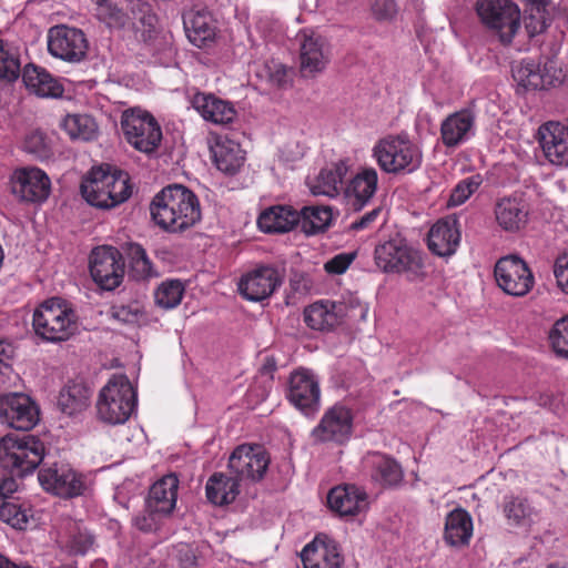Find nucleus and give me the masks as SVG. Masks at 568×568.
<instances>
[{
    "label": "nucleus",
    "mask_w": 568,
    "mask_h": 568,
    "mask_svg": "<svg viewBox=\"0 0 568 568\" xmlns=\"http://www.w3.org/2000/svg\"><path fill=\"white\" fill-rule=\"evenodd\" d=\"M150 213L156 225L172 233L183 232L201 220L197 196L181 184L160 191L150 204Z\"/></svg>",
    "instance_id": "nucleus-1"
},
{
    "label": "nucleus",
    "mask_w": 568,
    "mask_h": 568,
    "mask_svg": "<svg viewBox=\"0 0 568 568\" xmlns=\"http://www.w3.org/2000/svg\"><path fill=\"white\" fill-rule=\"evenodd\" d=\"M83 199L100 209H112L125 202L132 193L129 175L109 165L93 168L81 183Z\"/></svg>",
    "instance_id": "nucleus-2"
},
{
    "label": "nucleus",
    "mask_w": 568,
    "mask_h": 568,
    "mask_svg": "<svg viewBox=\"0 0 568 568\" xmlns=\"http://www.w3.org/2000/svg\"><path fill=\"white\" fill-rule=\"evenodd\" d=\"M32 326L34 333L47 342H64L78 331V316L68 301L51 297L34 310Z\"/></svg>",
    "instance_id": "nucleus-3"
},
{
    "label": "nucleus",
    "mask_w": 568,
    "mask_h": 568,
    "mask_svg": "<svg viewBox=\"0 0 568 568\" xmlns=\"http://www.w3.org/2000/svg\"><path fill=\"white\" fill-rule=\"evenodd\" d=\"M372 156L382 171L388 174H408L423 162L422 149L407 134H390L378 140Z\"/></svg>",
    "instance_id": "nucleus-4"
},
{
    "label": "nucleus",
    "mask_w": 568,
    "mask_h": 568,
    "mask_svg": "<svg viewBox=\"0 0 568 568\" xmlns=\"http://www.w3.org/2000/svg\"><path fill=\"white\" fill-rule=\"evenodd\" d=\"M138 404V395L128 376L113 375L101 388L97 399V416L108 425L129 420Z\"/></svg>",
    "instance_id": "nucleus-5"
},
{
    "label": "nucleus",
    "mask_w": 568,
    "mask_h": 568,
    "mask_svg": "<svg viewBox=\"0 0 568 568\" xmlns=\"http://www.w3.org/2000/svg\"><path fill=\"white\" fill-rule=\"evenodd\" d=\"M44 444L32 435L0 439V465L17 476L32 473L43 460Z\"/></svg>",
    "instance_id": "nucleus-6"
},
{
    "label": "nucleus",
    "mask_w": 568,
    "mask_h": 568,
    "mask_svg": "<svg viewBox=\"0 0 568 568\" xmlns=\"http://www.w3.org/2000/svg\"><path fill=\"white\" fill-rule=\"evenodd\" d=\"M374 261L378 270L384 273L416 275L423 267L419 252L400 236L377 244L374 250Z\"/></svg>",
    "instance_id": "nucleus-7"
},
{
    "label": "nucleus",
    "mask_w": 568,
    "mask_h": 568,
    "mask_svg": "<svg viewBox=\"0 0 568 568\" xmlns=\"http://www.w3.org/2000/svg\"><path fill=\"white\" fill-rule=\"evenodd\" d=\"M477 13L483 23L493 30L499 41L509 44L520 27V10L509 0H478Z\"/></svg>",
    "instance_id": "nucleus-8"
},
{
    "label": "nucleus",
    "mask_w": 568,
    "mask_h": 568,
    "mask_svg": "<svg viewBox=\"0 0 568 568\" xmlns=\"http://www.w3.org/2000/svg\"><path fill=\"white\" fill-rule=\"evenodd\" d=\"M121 126L126 141L143 153L155 151L162 140V131L156 120L140 109L124 111Z\"/></svg>",
    "instance_id": "nucleus-9"
},
{
    "label": "nucleus",
    "mask_w": 568,
    "mask_h": 568,
    "mask_svg": "<svg viewBox=\"0 0 568 568\" xmlns=\"http://www.w3.org/2000/svg\"><path fill=\"white\" fill-rule=\"evenodd\" d=\"M353 413L346 405L336 403L327 408L318 424L312 429L311 437L317 444H345L353 432Z\"/></svg>",
    "instance_id": "nucleus-10"
},
{
    "label": "nucleus",
    "mask_w": 568,
    "mask_h": 568,
    "mask_svg": "<svg viewBox=\"0 0 568 568\" xmlns=\"http://www.w3.org/2000/svg\"><path fill=\"white\" fill-rule=\"evenodd\" d=\"M494 274L498 287L510 296H526L535 285L531 270L523 258L516 255L499 258Z\"/></svg>",
    "instance_id": "nucleus-11"
},
{
    "label": "nucleus",
    "mask_w": 568,
    "mask_h": 568,
    "mask_svg": "<svg viewBox=\"0 0 568 568\" xmlns=\"http://www.w3.org/2000/svg\"><path fill=\"white\" fill-rule=\"evenodd\" d=\"M51 55L69 63H79L87 57L89 42L80 29L64 24L50 28L47 37Z\"/></svg>",
    "instance_id": "nucleus-12"
},
{
    "label": "nucleus",
    "mask_w": 568,
    "mask_h": 568,
    "mask_svg": "<svg viewBox=\"0 0 568 568\" xmlns=\"http://www.w3.org/2000/svg\"><path fill=\"white\" fill-rule=\"evenodd\" d=\"M90 273L101 288H116L124 276V261L119 250L112 246L94 248L90 256Z\"/></svg>",
    "instance_id": "nucleus-13"
},
{
    "label": "nucleus",
    "mask_w": 568,
    "mask_h": 568,
    "mask_svg": "<svg viewBox=\"0 0 568 568\" xmlns=\"http://www.w3.org/2000/svg\"><path fill=\"white\" fill-rule=\"evenodd\" d=\"M10 185L12 194L27 203H42L51 192L50 178L37 166L16 169L10 176Z\"/></svg>",
    "instance_id": "nucleus-14"
},
{
    "label": "nucleus",
    "mask_w": 568,
    "mask_h": 568,
    "mask_svg": "<svg viewBox=\"0 0 568 568\" xmlns=\"http://www.w3.org/2000/svg\"><path fill=\"white\" fill-rule=\"evenodd\" d=\"M511 73L518 87L525 90H545L562 81L561 70L551 61L540 65L531 59H523L513 65Z\"/></svg>",
    "instance_id": "nucleus-15"
},
{
    "label": "nucleus",
    "mask_w": 568,
    "mask_h": 568,
    "mask_svg": "<svg viewBox=\"0 0 568 568\" xmlns=\"http://www.w3.org/2000/svg\"><path fill=\"white\" fill-rule=\"evenodd\" d=\"M287 398L306 416L316 413L321 402V388L316 375L306 368H300L292 373L288 381Z\"/></svg>",
    "instance_id": "nucleus-16"
},
{
    "label": "nucleus",
    "mask_w": 568,
    "mask_h": 568,
    "mask_svg": "<svg viewBox=\"0 0 568 568\" xmlns=\"http://www.w3.org/2000/svg\"><path fill=\"white\" fill-rule=\"evenodd\" d=\"M268 464L270 458L260 446L241 445L229 458V468L239 483L261 480Z\"/></svg>",
    "instance_id": "nucleus-17"
},
{
    "label": "nucleus",
    "mask_w": 568,
    "mask_h": 568,
    "mask_svg": "<svg viewBox=\"0 0 568 568\" xmlns=\"http://www.w3.org/2000/svg\"><path fill=\"white\" fill-rule=\"evenodd\" d=\"M0 418L14 429L30 430L39 422V409L29 396L10 393L0 397Z\"/></svg>",
    "instance_id": "nucleus-18"
},
{
    "label": "nucleus",
    "mask_w": 568,
    "mask_h": 568,
    "mask_svg": "<svg viewBox=\"0 0 568 568\" xmlns=\"http://www.w3.org/2000/svg\"><path fill=\"white\" fill-rule=\"evenodd\" d=\"M42 488L61 498H74L83 494L85 484L82 475L68 465L44 467L39 471Z\"/></svg>",
    "instance_id": "nucleus-19"
},
{
    "label": "nucleus",
    "mask_w": 568,
    "mask_h": 568,
    "mask_svg": "<svg viewBox=\"0 0 568 568\" xmlns=\"http://www.w3.org/2000/svg\"><path fill=\"white\" fill-rule=\"evenodd\" d=\"M281 283L282 278L275 267L261 265L243 274L237 288L245 300L261 302L268 298Z\"/></svg>",
    "instance_id": "nucleus-20"
},
{
    "label": "nucleus",
    "mask_w": 568,
    "mask_h": 568,
    "mask_svg": "<svg viewBox=\"0 0 568 568\" xmlns=\"http://www.w3.org/2000/svg\"><path fill=\"white\" fill-rule=\"evenodd\" d=\"M538 143L545 159L556 166H568V126L548 121L541 124L537 133Z\"/></svg>",
    "instance_id": "nucleus-21"
},
{
    "label": "nucleus",
    "mask_w": 568,
    "mask_h": 568,
    "mask_svg": "<svg viewBox=\"0 0 568 568\" xmlns=\"http://www.w3.org/2000/svg\"><path fill=\"white\" fill-rule=\"evenodd\" d=\"M476 132V115L463 109L447 115L440 123V140L447 149H456L470 140Z\"/></svg>",
    "instance_id": "nucleus-22"
},
{
    "label": "nucleus",
    "mask_w": 568,
    "mask_h": 568,
    "mask_svg": "<svg viewBox=\"0 0 568 568\" xmlns=\"http://www.w3.org/2000/svg\"><path fill=\"white\" fill-rule=\"evenodd\" d=\"M300 40V71L303 77L312 78L326 68L328 55L322 37L303 31Z\"/></svg>",
    "instance_id": "nucleus-23"
},
{
    "label": "nucleus",
    "mask_w": 568,
    "mask_h": 568,
    "mask_svg": "<svg viewBox=\"0 0 568 568\" xmlns=\"http://www.w3.org/2000/svg\"><path fill=\"white\" fill-rule=\"evenodd\" d=\"M378 189V173L372 166H362L351 178L345 187L348 205L354 211H361L368 205Z\"/></svg>",
    "instance_id": "nucleus-24"
},
{
    "label": "nucleus",
    "mask_w": 568,
    "mask_h": 568,
    "mask_svg": "<svg viewBox=\"0 0 568 568\" xmlns=\"http://www.w3.org/2000/svg\"><path fill=\"white\" fill-rule=\"evenodd\" d=\"M301 559L304 568H342L343 557L337 544L327 536H316L307 544Z\"/></svg>",
    "instance_id": "nucleus-25"
},
{
    "label": "nucleus",
    "mask_w": 568,
    "mask_h": 568,
    "mask_svg": "<svg viewBox=\"0 0 568 568\" xmlns=\"http://www.w3.org/2000/svg\"><path fill=\"white\" fill-rule=\"evenodd\" d=\"M183 24L189 40L197 48L211 44L216 37V22L206 9L187 10L183 14Z\"/></svg>",
    "instance_id": "nucleus-26"
},
{
    "label": "nucleus",
    "mask_w": 568,
    "mask_h": 568,
    "mask_svg": "<svg viewBox=\"0 0 568 568\" xmlns=\"http://www.w3.org/2000/svg\"><path fill=\"white\" fill-rule=\"evenodd\" d=\"M345 304L329 300L317 301L304 310V322L315 331H331L343 322Z\"/></svg>",
    "instance_id": "nucleus-27"
},
{
    "label": "nucleus",
    "mask_w": 568,
    "mask_h": 568,
    "mask_svg": "<svg viewBox=\"0 0 568 568\" xmlns=\"http://www.w3.org/2000/svg\"><path fill=\"white\" fill-rule=\"evenodd\" d=\"M460 242V232L456 219L438 220L428 232V247L438 256L454 254Z\"/></svg>",
    "instance_id": "nucleus-28"
},
{
    "label": "nucleus",
    "mask_w": 568,
    "mask_h": 568,
    "mask_svg": "<svg viewBox=\"0 0 568 568\" xmlns=\"http://www.w3.org/2000/svg\"><path fill=\"white\" fill-rule=\"evenodd\" d=\"M179 479L175 475L170 474L158 481L150 488L146 498V508L153 514L169 516L175 508L178 498Z\"/></svg>",
    "instance_id": "nucleus-29"
},
{
    "label": "nucleus",
    "mask_w": 568,
    "mask_h": 568,
    "mask_svg": "<svg viewBox=\"0 0 568 568\" xmlns=\"http://www.w3.org/2000/svg\"><path fill=\"white\" fill-rule=\"evenodd\" d=\"M497 224L506 232L520 231L528 221V207L519 196H505L495 204Z\"/></svg>",
    "instance_id": "nucleus-30"
},
{
    "label": "nucleus",
    "mask_w": 568,
    "mask_h": 568,
    "mask_svg": "<svg viewBox=\"0 0 568 568\" xmlns=\"http://www.w3.org/2000/svg\"><path fill=\"white\" fill-rule=\"evenodd\" d=\"M327 503L331 509L341 516H354L366 509L367 496L354 485H344L329 490Z\"/></svg>",
    "instance_id": "nucleus-31"
},
{
    "label": "nucleus",
    "mask_w": 568,
    "mask_h": 568,
    "mask_svg": "<svg viewBox=\"0 0 568 568\" xmlns=\"http://www.w3.org/2000/svg\"><path fill=\"white\" fill-rule=\"evenodd\" d=\"M300 213L288 205H275L262 212L257 225L264 233H286L300 222Z\"/></svg>",
    "instance_id": "nucleus-32"
},
{
    "label": "nucleus",
    "mask_w": 568,
    "mask_h": 568,
    "mask_svg": "<svg viewBox=\"0 0 568 568\" xmlns=\"http://www.w3.org/2000/svg\"><path fill=\"white\" fill-rule=\"evenodd\" d=\"M91 389L83 381H70L61 390L58 406L68 416H78L90 406Z\"/></svg>",
    "instance_id": "nucleus-33"
},
{
    "label": "nucleus",
    "mask_w": 568,
    "mask_h": 568,
    "mask_svg": "<svg viewBox=\"0 0 568 568\" xmlns=\"http://www.w3.org/2000/svg\"><path fill=\"white\" fill-rule=\"evenodd\" d=\"M473 536V519L463 508L453 509L445 519L444 540L452 547L469 544Z\"/></svg>",
    "instance_id": "nucleus-34"
},
{
    "label": "nucleus",
    "mask_w": 568,
    "mask_h": 568,
    "mask_svg": "<svg viewBox=\"0 0 568 568\" xmlns=\"http://www.w3.org/2000/svg\"><path fill=\"white\" fill-rule=\"evenodd\" d=\"M192 103L204 120L215 124H227L235 118L233 106L213 94L197 93L193 97Z\"/></svg>",
    "instance_id": "nucleus-35"
},
{
    "label": "nucleus",
    "mask_w": 568,
    "mask_h": 568,
    "mask_svg": "<svg viewBox=\"0 0 568 568\" xmlns=\"http://www.w3.org/2000/svg\"><path fill=\"white\" fill-rule=\"evenodd\" d=\"M26 87L42 98H59L63 94V87L45 69L34 64H27L22 71Z\"/></svg>",
    "instance_id": "nucleus-36"
},
{
    "label": "nucleus",
    "mask_w": 568,
    "mask_h": 568,
    "mask_svg": "<svg viewBox=\"0 0 568 568\" xmlns=\"http://www.w3.org/2000/svg\"><path fill=\"white\" fill-rule=\"evenodd\" d=\"M366 463L371 468L372 479L385 487H394L404 479L400 465L392 457L375 453L367 457Z\"/></svg>",
    "instance_id": "nucleus-37"
},
{
    "label": "nucleus",
    "mask_w": 568,
    "mask_h": 568,
    "mask_svg": "<svg viewBox=\"0 0 568 568\" xmlns=\"http://www.w3.org/2000/svg\"><path fill=\"white\" fill-rule=\"evenodd\" d=\"M503 514L511 527H529L538 517V510L528 498L515 495L504 498Z\"/></svg>",
    "instance_id": "nucleus-38"
},
{
    "label": "nucleus",
    "mask_w": 568,
    "mask_h": 568,
    "mask_svg": "<svg viewBox=\"0 0 568 568\" xmlns=\"http://www.w3.org/2000/svg\"><path fill=\"white\" fill-rule=\"evenodd\" d=\"M211 151L216 168L224 173L234 174L244 162L240 144L227 138H219Z\"/></svg>",
    "instance_id": "nucleus-39"
},
{
    "label": "nucleus",
    "mask_w": 568,
    "mask_h": 568,
    "mask_svg": "<svg viewBox=\"0 0 568 568\" xmlns=\"http://www.w3.org/2000/svg\"><path fill=\"white\" fill-rule=\"evenodd\" d=\"M349 170L346 160H339L331 166L321 170L316 181L311 185V192L314 195H325L334 197L338 195L343 179Z\"/></svg>",
    "instance_id": "nucleus-40"
},
{
    "label": "nucleus",
    "mask_w": 568,
    "mask_h": 568,
    "mask_svg": "<svg viewBox=\"0 0 568 568\" xmlns=\"http://www.w3.org/2000/svg\"><path fill=\"white\" fill-rule=\"evenodd\" d=\"M205 490L207 499L217 506L231 504L240 493L237 479L222 473H215L209 478Z\"/></svg>",
    "instance_id": "nucleus-41"
},
{
    "label": "nucleus",
    "mask_w": 568,
    "mask_h": 568,
    "mask_svg": "<svg viewBox=\"0 0 568 568\" xmlns=\"http://www.w3.org/2000/svg\"><path fill=\"white\" fill-rule=\"evenodd\" d=\"M60 126L73 140L91 141L98 132L94 119L88 114H68Z\"/></svg>",
    "instance_id": "nucleus-42"
},
{
    "label": "nucleus",
    "mask_w": 568,
    "mask_h": 568,
    "mask_svg": "<svg viewBox=\"0 0 568 568\" xmlns=\"http://www.w3.org/2000/svg\"><path fill=\"white\" fill-rule=\"evenodd\" d=\"M298 213L301 216L298 225L307 235L324 231L333 219L328 206H304Z\"/></svg>",
    "instance_id": "nucleus-43"
},
{
    "label": "nucleus",
    "mask_w": 568,
    "mask_h": 568,
    "mask_svg": "<svg viewBox=\"0 0 568 568\" xmlns=\"http://www.w3.org/2000/svg\"><path fill=\"white\" fill-rule=\"evenodd\" d=\"M125 13L130 16V23L128 27L145 31H152L158 22L155 13L149 2L143 0H128Z\"/></svg>",
    "instance_id": "nucleus-44"
},
{
    "label": "nucleus",
    "mask_w": 568,
    "mask_h": 568,
    "mask_svg": "<svg viewBox=\"0 0 568 568\" xmlns=\"http://www.w3.org/2000/svg\"><path fill=\"white\" fill-rule=\"evenodd\" d=\"M128 254L130 257V275L133 278L141 281L158 275L145 250L140 244H130Z\"/></svg>",
    "instance_id": "nucleus-45"
},
{
    "label": "nucleus",
    "mask_w": 568,
    "mask_h": 568,
    "mask_svg": "<svg viewBox=\"0 0 568 568\" xmlns=\"http://www.w3.org/2000/svg\"><path fill=\"white\" fill-rule=\"evenodd\" d=\"M22 150L36 160L44 161L53 156L51 139L40 130L29 132L22 142Z\"/></svg>",
    "instance_id": "nucleus-46"
},
{
    "label": "nucleus",
    "mask_w": 568,
    "mask_h": 568,
    "mask_svg": "<svg viewBox=\"0 0 568 568\" xmlns=\"http://www.w3.org/2000/svg\"><path fill=\"white\" fill-rule=\"evenodd\" d=\"M184 285L179 280L162 282L154 292L155 304L164 310L176 307L183 297Z\"/></svg>",
    "instance_id": "nucleus-47"
},
{
    "label": "nucleus",
    "mask_w": 568,
    "mask_h": 568,
    "mask_svg": "<svg viewBox=\"0 0 568 568\" xmlns=\"http://www.w3.org/2000/svg\"><path fill=\"white\" fill-rule=\"evenodd\" d=\"M20 73V60L16 48L0 39V80L13 82Z\"/></svg>",
    "instance_id": "nucleus-48"
},
{
    "label": "nucleus",
    "mask_w": 568,
    "mask_h": 568,
    "mask_svg": "<svg viewBox=\"0 0 568 568\" xmlns=\"http://www.w3.org/2000/svg\"><path fill=\"white\" fill-rule=\"evenodd\" d=\"M97 17L111 28H125L130 23V16L115 6L112 0H105L95 8Z\"/></svg>",
    "instance_id": "nucleus-49"
},
{
    "label": "nucleus",
    "mask_w": 568,
    "mask_h": 568,
    "mask_svg": "<svg viewBox=\"0 0 568 568\" xmlns=\"http://www.w3.org/2000/svg\"><path fill=\"white\" fill-rule=\"evenodd\" d=\"M483 178L479 174L460 180L452 190L448 206L464 204L481 185Z\"/></svg>",
    "instance_id": "nucleus-50"
},
{
    "label": "nucleus",
    "mask_w": 568,
    "mask_h": 568,
    "mask_svg": "<svg viewBox=\"0 0 568 568\" xmlns=\"http://www.w3.org/2000/svg\"><path fill=\"white\" fill-rule=\"evenodd\" d=\"M548 338L554 352L560 357L568 358V315L555 322Z\"/></svg>",
    "instance_id": "nucleus-51"
},
{
    "label": "nucleus",
    "mask_w": 568,
    "mask_h": 568,
    "mask_svg": "<svg viewBox=\"0 0 568 568\" xmlns=\"http://www.w3.org/2000/svg\"><path fill=\"white\" fill-rule=\"evenodd\" d=\"M257 75L264 79L270 85L281 89L288 87L291 83L286 67L274 61L263 64Z\"/></svg>",
    "instance_id": "nucleus-52"
},
{
    "label": "nucleus",
    "mask_w": 568,
    "mask_h": 568,
    "mask_svg": "<svg viewBox=\"0 0 568 568\" xmlns=\"http://www.w3.org/2000/svg\"><path fill=\"white\" fill-rule=\"evenodd\" d=\"M0 519L13 528L23 529L28 523L27 509L22 508L21 505L9 499L0 508Z\"/></svg>",
    "instance_id": "nucleus-53"
},
{
    "label": "nucleus",
    "mask_w": 568,
    "mask_h": 568,
    "mask_svg": "<svg viewBox=\"0 0 568 568\" xmlns=\"http://www.w3.org/2000/svg\"><path fill=\"white\" fill-rule=\"evenodd\" d=\"M93 542V536L87 529L77 527V530L70 535L68 547L75 555H85L92 548Z\"/></svg>",
    "instance_id": "nucleus-54"
},
{
    "label": "nucleus",
    "mask_w": 568,
    "mask_h": 568,
    "mask_svg": "<svg viewBox=\"0 0 568 568\" xmlns=\"http://www.w3.org/2000/svg\"><path fill=\"white\" fill-rule=\"evenodd\" d=\"M398 12L395 0H372L371 14L377 21H390Z\"/></svg>",
    "instance_id": "nucleus-55"
},
{
    "label": "nucleus",
    "mask_w": 568,
    "mask_h": 568,
    "mask_svg": "<svg viewBox=\"0 0 568 568\" xmlns=\"http://www.w3.org/2000/svg\"><path fill=\"white\" fill-rule=\"evenodd\" d=\"M537 6L532 9L530 14L525 19V28L530 37L542 33L549 27V20L546 17L545 10Z\"/></svg>",
    "instance_id": "nucleus-56"
},
{
    "label": "nucleus",
    "mask_w": 568,
    "mask_h": 568,
    "mask_svg": "<svg viewBox=\"0 0 568 568\" xmlns=\"http://www.w3.org/2000/svg\"><path fill=\"white\" fill-rule=\"evenodd\" d=\"M112 317L124 324H134L140 321L142 313L140 306L134 304L114 305L111 310Z\"/></svg>",
    "instance_id": "nucleus-57"
},
{
    "label": "nucleus",
    "mask_w": 568,
    "mask_h": 568,
    "mask_svg": "<svg viewBox=\"0 0 568 568\" xmlns=\"http://www.w3.org/2000/svg\"><path fill=\"white\" fill-rule=\"evenodd\" d=\"M355 258L354 253H341L324 264V270L329 274H343Z\"/></svg>",
    "instance_id": "nucleus-58"
},
{
    "label": "nucleus",
    "mask_w": 568,
    "mask_h": 568,
    "mask_svg": "<svg viewBox=\"0 0 568 568\" xmlns=\"http://www.w3.org/2000/svg\"><path fill=\"white\" fill-rule=\"evenodd\" d=\"M557 286L568 295V255L559 256L554 265Z\"/></svg>",
    "instance_id": "nucleus-59"
},
{
    "label": "nucleus",
    "mask_w": 568,
    "mask_h": 568,
    "mask_svg": "<svg viewBox=\"0 0 568 568\" xmlns=\"http://www.w3.org/2000/svg\"><path fill=\"white\" fill-rule=\"evenodd\" d=\"M162 517L164 516L160 514H153L149 511L148 508H145L144 514L138 515L134 518V525L142 531H151L156 527L158 521Z\"/></svg>",
    "instance_id": "nucleus-60"
},
{
    "label": "nucleus",
    "mask_w": 568,
    "mask_h": 568,
    "mask_svg": "<svg viewBox=\"0 0 568 568\" xmlns=\"http://www.w3.org/2000/svg\"><path fill=\"white\" fill-rule=\"evenodd\" d=\"M16 348L11 342L0 336V373L11 367Z\"/></svg>",
    "instance_id": "nucleus-61"
},
{
    "label": "nucleus",
    "mask_w": 568,
    "mask_h": 568,
    "mask_svg": "<svg viewBox=\"0 0 568 568\" xmlns=\"http://www.w3.org/2000/svg\"><path fill=\"white\" fill-rule=\"evenodd\" d=\"M18 489V484L13 478H3L0 481V508L11 498V495Z\"/></svg>",
    "instance_id": "nucleus-62"
},
{
    "label": "nucleus",
    "mask_w": 568,
    "mask_h": 568,
    "mask_svg": "<svg viewBox=\"0 0 568 568\" xmlns=\"http://www.w3.org/2000/svg\"><path fill=\"white\" fill-rule=\"evenodd\" d=\"M381 207H375L372 211L364 214L359 220L355 221L352 224V227L355 230H362L371 225L379 215Z\"/></svg>",
    "instance_id": "nucleus-63"
},
{
    "label": "nucleus",
    "mask_w": 568,
    "mask_h": 568,
    "mask_svg": "<svg viewBox=\"0 0 568 568\" xmlns=\"http://www.w3.org/2000/svg\"><path fill=\"white\" fill-rule=\"evenodd\" d=\"M0 568H32L30 566H21L11 561L8 557L0 554Z\"/></svg>",
    "instance_id": "nucleus-64"
}]
</instances>
